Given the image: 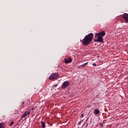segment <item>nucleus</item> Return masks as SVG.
Wrapping results in <instances>:
<instances>
[{
  "mask_svg": "<svg viewBox=\"0 0 128 128\" xmlns=\"http://www.w3.org/2000/svg\"><path fill=\"white\" fill-rule=\"evenodd\" d=\"M86 64H88V62L85 63L84 64L81 66H86Z\"/></svg>",
  "mask_w": 128,
  "mask_h": 128,
  "instance_id": "15",
  "label": "nucleus"
},
{
  "mask_svg": "<svg viewBox=\"0 0 128 128\" xmlns=\"http://www.w3.org/2000/svg\"><path fill=\"white\" fill-rule=\"evenodd\" d=\"M58 78V74L56 73L52 74L49 77L50 80H56Z\"/></svg>",
  "mask_w": 128,
  "mask_h": 128,
  "instance_id": "3",
  "label": "nucleus"
},
{
  "mask_svg": "<svg viewBox=\"0 0 128 128\" xmlns=\"http://www.w3.org/2000/svg\"><path fill=\"white\" fill-rule=\"evenodd\" d=\"M84 114H82L81 115V118H84Z\"/></svg>",
  "mask_w": 128,
  "mask_h": 128,
  "instance_id": "18",
  "label": "nucleus"
},
{
  "mask_svg": "<svg viewBox=\"0 0 128 128\" xmlns=\"http://www.w3.org/2000/svg\"><path fill=\"white\" fill-rule=\"evenodd\" d=\"M14 124V122H12L10 124V126H12V124Z\"/></svg>",
  "mask_w": 128,
  "mask_h": 128,
  "instance_id": "13",
  "label": "nucleus"
},
{
  "mask_svg": "<svg viewBox=\"0 0 128 128\" xmlns=\"http://www.w3.org/2000/svg\"><path fill=\"white\" fill-rule=\"evenodd\" d=\"M22 104H24V102H22Z\"/></svg>",
  "mask_w": 128,
  "mask_h": 128,
  "instance_id": "19",
  "label": "nucleus"
},
{
  "mask_svg": "<svg viewBox=\"0 0 128 128\" xmlns=\"http://www.w3.org/2000/svg\"><path fill=\"white\" fill-rule=\"evenodd\" d=\"M40 124H41L42 128H46V122H44L41 121Z\"/></svg>",
  "mask_w": 128,
  "mask_h": 128,
  "instance_id": "9",
  "label": "nucleus"
},
{
  "mask_svg": "<svg viewBox=\"0 0 128 128\" xmlns=\"http://www.w3.org/2000/svg\"><path fill=\"white\" fill-rule=\"evenodd\" d=\"M30 111L29 110V111H28V112H26V114H27V115H28V114H30Z\"/></svg>",
  "mask_w": 128,
  "mask_h": 128,
  "instance_id": "14",
  "label": "nucleus"
},
{
  "mask_svg": "<svg viewBox=\"0 0 128 128\" xmlns=\"http://www.w3.org/2000/svg\"><path fill=\"white\" fill-rule=\"evenodd\" d=\"M100 128H104V125L102 124H100Z\"/></svg>",
  "mask_w": 128,
  "mask_h": 128,
  "instance_id": "16",
  "label": "nucleus"
},
{
  "mask_svg": "<svg viewBox=\"0 0 128 128\" xmlns=\"http://www.w3.org/2000/svg\"><path fill=\"white\" fill-rule=\"evenodd\" d=\"M58 86V84H56L52 86L53 88H56Z\"/></svg>",
  "mask_w": 128,
  "mask_h": 128,
  "instance_id": "12",
  "label": "nucleus"
},
{
  "mask_svg": "<svg viewBox=\"0 0 128 128\" xmlns=\"http://www.w3.org/2000/svg\"><path fill=\"white\" fill-rule=\"evenodd\" d=\"M94 38V34L90 33L88 35L86 36L82 40V45L84 46H88L90 44Z\"/></svg>",
  "mask_w": 128,
  "mask_h": 128,
  "instance_id": "1",
  "label": "nucleus"
},
{
  "mask_svg": "<svg viewBox=\"0 0 128 128\" xmlns=\"http://www.w3.org/2000/svg\"><path fill=\"white\" fill-rule=\"evenodd\" d=\"M28 116V114L25 112L24 115L22 116V118H26Z\"/></svg>",
  "mask_w": 128,
  "mask_h": 128,
  "instance_id": "11",
  "label": "nucleus"
},
{
  "mask_svg": "<svg viewBox=\"0 0 128 128\" xmlns=\"http://www.w3.org/2000/svg\"><path fill=\"white\" fill-rule=\"evenodd\" d=\"M122 16L126 24H128V14L126 13L122 15Z\"/></svg>",
  "mask_w": 128,
  "mask_h": 128,
  "instance_id": "4",
  "label": "nucleus"
},
{
  "mask_svg": "<svg viewBox=\"0 0 128 128\" xmlns=\"http://www.w3.org/2000/svg\"><path fill=\"white\" fill-rule=\"evenodd\" d=\"M64 62L66 64H70L72 62V58L70 57L68 59H64Z\"/></svg>",
  "mask_w": 128,
  "mask_h": 128,
  "instance_id": "7",
  "label": "nucleus"
},
{
  "mask_svg": "<svg viewBox=\"0 0 128 128\" xmlns=\"http://www.w3.org/2000/svg\"><path fill=\"white\" fill-rule=\"evenodd\" d=\"M94 112L96 116H98V114H100V110L98 109H94Z\"/></svg>",
  "mask_w": 128,
  "mask_h": 128,
  "instance_id": "8",
  "label": "nucleus"
},
{
  "mask_svg": "<svg viewBox=\"0 0 128 128\" xmlns=\"http://www.w3.org/2000/svg\"><path fill=\"white\" fill-rule=\"evenodd\" d=\"M70 83L68 81H65L62 84V88H66L68 86Z\"/></svg>",
  "mask_w": 128,
  "mask_h": 128,
  "instance_id": "5",
  "label": "nucleus"
},
{
  "mask_svg": "<svg viewBox=\"0 0 128 128\" xmlns=\"http://www.w3.org/2000/svg\"><path fill=\"white\" fill-rule=\"evenodd\" d=\"M92 64V66H96V64H94V63H93Z\"/></svg>",
  "mask_w": 128,
  "mask_h": 128,
  "instance_id": "17",
  "label": "nucleus"
},
{
  "mask_svg": "<svg viewBox=\"0 0 128 128\" xmlns=\"http://www.w3.org/2000/svg\"><path fill=\"white\" fill-rule=\"evenodd\" d=\"M0 128H4V124L0 123Z\"/></svg>",
  "mask_w": 128,
  "mask_h": 128,
  "instance_id": "10",
  "label": "nucleus"
},
{
  "mask_svg": "<svg viewBox=\"0 0 128 128\" xmlns=\"http://www.w3.org/2000/svg\"><path fill=\"white\" fill-rule=\"evenodd\" d=\"M106 36V33L104 32V31H102L99 33H97L95 36Z\"/></svg>",
  "mask_w": 128,
  "mask_h": 128,
  "instance_id": "6",
  "label": "nucleus"
},
{
  "mask_svg": "<svg viewBox=\"0 0 128 128\" xmlns=\"http://www.w3.org/2000/svg\"><path fill=\"white\" fill-rule=\"evenodd\" d=\"M97 39H94V42H104V38L102 36L100 35H97Z\"/></svg>",
  "mask_w": 128,
  "mask_h": 128,
  "instance_id": "2",
  "label": "nucleus"
}]
</instances>
